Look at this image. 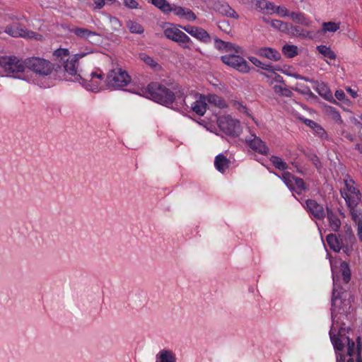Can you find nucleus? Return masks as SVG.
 I'll use <instances>...</instances> for the list:
<instances>
[{
  "label": "nucleus",
  "instance_id": "56",
  "mask_svg": "<svg viewBox=\"0 0 362 362\" xmlns=\"http://www.w3.org/2000/svg\"><path fill=\"white\" fill-rule=\"evenodd\" d=\"M304 123H305L307 126L310 127L311 129H314V127H315L317 125V122H315V121L311 120V119H305Z\"/></svg>",
  "mask_w": 362,
  "mask_h": 362
},
{
  "label": "nucleus",
  "instance_id": "2",
  "mask_svg": "<svg viewBox=\"0 0 362 362\" xmlns=\"http://www.w3.org/2000/svg\"><path fill=\"white\" fill-rule=\"evenodd\" d=\"M331 341L336 351V362H362V341L360 337L355 342L348 337L333 335L329 332Z\"/></svg>",
  "mask_w": 362,
  "mask_h": 362
},
{
  "label": "nucleus",
  "instance_id": "21",
  "mask_svg": "<svg viewBox=\"0 0 362 362\" xmlns=\"http://www.w3.org/2000/svg\"><path fill=\"white\" fill-rule=\"evenodd\" d=\"M289 17L294 23L301 24L305 27H310L312 24V21L301 12L292 11L290 13Z\"/></svg>",
  "mask_w": 362,
  "mask_h": 362
},
{
  "label": "nucleus",
  "instance_id": "37",
  "mask_svg": "<svg viewBox=\"0 0 362 362\" xmlns=\"http://www.w3.org/2000/svg\"><path fill=\"white\" fill-rule=\"evenodd\" d=\"M282 52L288 57H293L298 54V47L295 45H286L282 48Z\"/></svg>",
  "mask_w": 362,
  "mask_h": 362
},
{
  "label": "nucleus",
  "instance_id": "61",
  "mask_svg": "<svg viewBox=\"0 0 362 362\" xmlns=\"http://www.w3.org/2000/svg\"><path fill=\"white\" fill-rule=\"evenodd\" d=\"M243 73H246L249 69H240Z\"/></svg>",
  "mask_w": 362,
  "mask_h": 362
},
{
  "label": "nucleus",
  "instance_id": "17",
  "mask_svg": "<svg viewBox=\"0 0 362 362\" xmlns=\"http://www.w3.org/2000/svg\"><path fill=\"white\" fill-rule=\"evenodd\" d=\"M172 11H173L175 15L181 18H185L189 21H194L197 18L194 13L187 8L174 5L172 6Z\"/></svg>",
  "mask_w": 362,
  "mask_h": 362
},
{
  "label": "nucleus",
  "instance_id": "35",
  "mask_svg": "<svg viewBox=\"0 0 362 362\" xmlns=\"http://www.w3.org/2000/svg\"><path fill=\"white\" fill-rule=\"evenodd\" d=\"M317 50L325 57L330 59H335L336 54L329 47L326 45H319L317 47Z\"/></svg>",
  "mask_w": 362,
  "mask_h": 362
},
{
  "label": "nucleus",
  "instance_id": "27",
  "mask_svg": "<svg viewBox=\"0 0 362 362\" xmlns=\"http://www.w3.org/2000/svg\"><path fill=\"white\" fill-rule=\"evenodd\" d=\"M86 54L87 53L85 52L74 54L73 56L70 57L69 59L64 62V68H75L76 63L78 62V60L84 57Z\"/></svg>",
  "mask_w": 362,
  "mask_h": 362
},
{
  "label": "nucleus",
  "instance_id": "8",
  "mask_svg": "<svg viewBox=\"0 0 362 362\" xmlns=\"http://www.w3.org/2000/svg\"><path fill=\"white\" fill-rule=\"evenodd\" d=\"M218 125L222 132L232 136H238L242 132L240 122L229 115L220 117Z\"/></svg>",
  "mask_w": 362,
  "mask_h": 362
},
{
  "label": "nucleus",
  "instance_id": "9",
  "mask_svg": "<svg viewBox=\"0 0 362 362\" xmlns=\"http://www.w3.org/2000/svg\"><path fill=\"white\" fill-rule=\"evenodd\" d=\"M193 98L194 101H191L190 97L187 96L184 99V102L187 106L190 105L191 109L197 115L203 116L207 109V100L204 95L196 93Z\"/></svg>",
  "mask_w": 362,
  "mask_h": 362
},
{
  "label": "nucleus",
  "instance_id": "63",
  "mask_svg": "<svg viewBox=\"0 0 362 362\" xmlns=\"http://www.w3.org/2000/svg\"><path fill=\"white\" fill-rule=\"evenodd\" d=\"M263 21L265 22V23H268L269 21H267V19H266L265 18H263Z\"/></svg>",
  "mask_w": 362,
  "mask_h": 362
},
{
  "label": "nucleus",
  "instance_id": "16",
  "mask_svg": "<svg viewBox=\"0 0 362 362\" xmlns=\"http://www.w3.org/2000/svg\"><path fill=\"white\" fill-rule=\"evenodd\" d=\"M288 30L287 34L303 39L313 40L315 37V34L313 31L305 30L298 25H293L291 23Z\"/></svg>",
  "mask_w": 362,
  "mask_h": 362
},
{
  "label": "nucleus",
  "instance_id": "51",
  "mask_svg": "<svg viewBox=\"0 0 362 362\" xmlns=\"http://www.w3.org/2000/svg\"><path fill=\"white\" fill-rule=\"evenodd\" d=\"M331 111L332 112V117L336 122H337L339 124H342L343 120L341 119V117L338 111H337L334 108L331 107Z\"/></svg>",
  "mask_w": 362,
  "mask_h": 362
},
{
  "label": "nucleus",
  "instance_id": "58",
  "mask_svg": "<svg viewBox=\"0 0 362 362\" xmlns=\"http://www.w3.org/2000/svg\"><path fill=\"white\" fill-rule=\"evenodd\" d=\"M355 149L357 150L359 153H362V144H356Z\"/></svg>",
  "mask_w": 362,
  "mask_h": 362
},
{
  "label": "nucleus",
  "instance_id": "48",
  "mask_svg": "<svg viewBox=\"0 0 362 362\" xmlns=\"http://www.w3.org/2000/svg\"><path fill=\"white\" fill-rule=\"evenodd\" d=\"M25 38L35 39L36 40L41 41L43 40V36L40 33L33 32L32 30H29L28 33V36L25 37Z\"/></svg>",
  "mask_w": 362,
  "mask_h": 362
},
{
  "label": "nucleus",
  "instance_id": "38",
  "mask_svg": "<svg viewBox=\"0 0 362 362\" xmlns=\"http://www.w3.org/2000/svg\"><path fill=\"white\" fill-rule=\"evenodd\" d=\"M224 50L229 53L235 52L236 54H243L244 52L241 47L230 42H226Z\"/></svg>",
  "mask_w": 362,
  "mask_h": 362
},
{
  "label": "nucleus",
  "instance_id": "7",
  "mask_svg": "<svg viewBox=\"0 0 362 362\" xmlns=\"http://www.w3.org/2000/svg\"><path fill=\"white\" fill-rule=\"evenodd\" d=\"M345 187L341 190V195L344 199L347 206L352 211H358L355 208L361 199L360 190L356 187L355 182L352 179L344 180Z\"/></svg>",
  "mask_w": 362,
  "mask_h": 362
},
{
  "label": "nucleus",
  "instance_id": "3",
  "mask_svg": "<svg viewBox=\"0 0 362 362\" xmlns=\"http://www.w3.org/2000/svg\"><path fill=\"white\" fill-rule=\"evenodd\" d=\"M333 291L332 296V315L335 312L344 311L341 308L342 304L347 306L349 302L346 300V288L340 286L341 282L348 284L351 280V272L349 264L346 262H341L338 271L332 269Z\"/></svg>",
  "mask_w": 362,
  "mask_h": 362
},
{
  "label": "nucleus",
  "instance_id": "10",
  "mask_svg": "<svg viewBox=\"0 0 362 362\" xmlns=\"http://www.w3.org/2000/svg\"><path fill=\"white\" fill-rule=\"evenodd\" d=\"M304 207L312 220L322 221L326 216L327 211H325L323 205L317 203L315 199H307Z\"/></svg>",
  "mask_w": 362,
  "mask_h": 362
},
{
  "label": "nucleus",
  "instance_id": "54",
  "mask_svg": "<svg viewBox=\"0 0 362 362\" xmlns=\"http://www.w3.org/2000/svg\"><path fill=\"white\" fill-rule=\"evenodd\" d=\"M334 95H335L336 98L340 101H342L343 100H344L345 97H346L344 92L341 90H337L335 91Z\"/></svg>",
  "mask_w": 362,
  "mask_h": 362
},
{
  "label": "nucleus",
  "instance_id": "43",
  "mask_svg": "<svg viewBox=\"0 0 362 362\" xmlns=\"http://www.w3.org/2000/svg\"><path fill=\"white\" fill-rule=\"evenodd\" d=\"M314 131V133L316 136H319L322 139H328V135L325 130V129L320 125L319 124H317V125L314 127L313 129Z\"/></svg>",
  "mask_w": 362,
  "mask_h": 362
},
{
  "label": "nucleus",
  "instance_id": "24",
  "mask_svg": "<svg viewBox=\"0 0 362 362\" xmlns=\"http://www.w3.org/2000/svg\"><path fill=\"white\" fill-rule=\"evenodd\" d=\"M230 160L223 154H218L216 156L214 165L220 173H223L228 168Z\"/></svg>",
  "mask_w": 362,
  "mask_h": 362
},
{
  "label": "nucleus",
  "instance_id": "39",
  "mask_svg": "<svg viewBox=\"0 0 362 362\" xmlns=\"http://www.w3.org/2000/svg\"><path fill=\"white\" fill-rule=\"evenodd\" d=\"M269 71V77L273 78L274 80L276 82L283 83V77L276 74L274 71L275 69H266ZM278 71H281L284 74H286L287 75H291V69H277Z\"/></svg>",
  "mask_w": 362,
  "mask_h": 362
},
{
  "label": "nucleus",
  "instance_id": "42",
  "mask_svg": "<svg viewBox=\"0 0 362 362\" xmlns=\"http://www.w3.org/2000/svg\"><path fill=\"white\" fill-rule=\"evenodd\" d=\"M273 88H274V91L276 94H279V95H282V96H285V97H291L292 95V92L289 89H288L286 88H284L279 85H275Z\"/></svg>",
  "mask_w": 362,
  "mask_h": 362
},
{
  "label": "nucleus",
  "instance_id": "19",
  "mask_svg": "<svg viewBox=\"0 0 362 362\" xmlns=\"http://www.w3.org/2000/svg\"><path fill=\"white\" fill-rule=\"evenodd\" d=\"M255 8L259 11L267 14L274 13V4L267 0H254Z\"/></svg>",
  "mask_w": 362,
  "mask_h": 362
},
{
  "label": "nucleus",
  "instance_id": "52",
  "mask_svg": "<svg viewBox=\"0 0 362 362\" xmlns=\"http://www.w3.org/2000/svg\"><path fill=\"white\" fill-rule=\"evenodd\" d=\"M225 44H226V42L222 40H220L218 38H216L214 40V45H215L216 48L219 50H221V49L224 50Z\"/></svg>",
  "mask_w": 362,
  "mask_h": 362
},
{
  "label": "nucleus",
  "instance_id": "6",
  "mask_svg": "<svg viewBox=\"0 0 362 362\" xmlns=\"http://www.w3.org/2000/svg\"><path fill=\"white\" fill-rule=\"evenodd\" d=\"M102 75L103 81L99 90L103 87V83L109 88L117 89L127 86L131 81V77L125 69H110L105 79L103 73Z\"/></svg>",
  "mask_w": 362,
  "mask_h": 362
},
{
  "label": "nucleus",
  "instance_id": "25",
  "mask_svg": "<svg viewBox=\"0 0 362 362\" xmlns=\"http://www.w3.org/2000/svg\"><path fill=\"white\" fill-rule=\"evenodd\" d=\"M340 23L324 22L322 24V28L317 31L319 34H325L327 32L335 33L340 28Z\"/></svg>",
  "mask_w": 362,
  "mask_h": 362
},
{
  "label": "nucleus",
  "instance_id": "57",
  "mask_svg": "<svg viewBox=\"0 0 362 362\" xmlns=\"http://www.w3.org/2000/svg\"><path fill=\"white\" fill-rule=\"evenodd\" d=\"M93 1L94 4H95L96 8L98 9L102 8L105 5L104 0H93Z\"/></svg>",
  "mask_w": 362,
  "mask_h": 362
},
{
  "label": "nucleus",
  "instance_id": "5",
  "mask_svg": "<svg viewBox=\"0 0 362 362\" xmlns=\"http://www.w3.org/2000/svg\"><path fill=\"white\" fill-rule=\"evenodd\" d=\"M51 62L40 57H29L20 63V60L16 56L0 57V66L1 68H50Z\"/></svg>",
  "mask_w": 362,
  "mask_h": 362
},
{
  "label": "nucleus",
  "instance_id": "12",
  "mask_svg": "<svg viewBox=\"0 0 362 362\" xmlns=\"http://www.w3.org/2000/svg\"><path fill=\"white\" fill-rule=\"evenodd\" d=\"M241 54L228 53L221 57L222 62L231 68H249L246 60L240 56Z\"/></svg>",
  "mask_w": 362,
  "mask_h": 362
},
{
  "label": "nucleus",
  "instance_id": "26",
  "mask_svg": "<svg viewBox=\"0 0 362 362\" xmlns=\"http://www.w3.org/2000/svg\"><path fill=\"white\" fill-rule=\"evenodd\" d=\"M351 215L353 221L357 226V235L358 239L362 242V213L359 211H352Z\"/></svg>",
  "mask_w": 362,
  "mask_h": 362
},
{
  "label": "nucleus",
  "instance_id": "40",
  "mask_svg": "<svg viewBox=\"0 0 362 362\" xmlns=\"http://www.w3.org/2000/svg\"><path fill=\"white\" fill-rule=\"evenodd\" d=\"M127 27L132 33L141 34L144 31L142 25L135 21L128 22Z\"/></svg>",
  "mask_w": 362,
  "mask_h": 362
},
{
  "label": "nucleus",
  "instance_id": "62",
  "mask_svg": "<svg viewBox=\"0 0 362 362\" xmlns=\"http://www.w3.org/2000/svg\"><path fill=\"white\" fill-rule=\"evenodd\" d=\"M347 232H351V228L350 226L347 227Z\"/></svg>",
  "mask_w": 362,
  "mask_h": 362
},
{
  "label": "nucleus",
  "instance_id": "28",
  "mask_svg": "<svg viewBox=\"0 0 362 362\" xmlns=\"http://www.w3.org/2000/svg\"><path fill=\"white\" fill-rule=\"evenodd\" d=\"M151 4L164 13L172 11V6L166 0H151Z\"/></svg>",
  "mask_w": 362,
  "mask_h": 362
},
{
  "label": "nucleus",
  "instance_id": "32",
  "mask_svg": "<svg viewBox=\"0 0 362 362\" xmlns=\"http://www.w3.org/2000/svg\"><path fill=\"white\" fill-rule=\"evenodd\" d=\"M73 32L76 36L84 39H88L90 36H94L97 35L96 33L90 31L88 29L83 28H76L74 30Z\"/></svg>",
  "mask_w": 362,
  "mask_h": 362
},
{
  "label": "nucleus",
  "instance_id": "53",
  "mask_svg": "<svg viewBox=\"0 0 362 362\" xmlns=\"http://www.w3.org/2000/svg\"><path fill=\"white\" fill-rule=\"evenodd\" d=\"M310 160L313 162L316 168H320L321 163L319 158L316 155H313L310 158Z\"/></svg>",
  "mask_w": 362,
  "mask_h": 362
},
{
  "label": "nucleus",
  "instance_id": "11",
  "mask_svg": "<svg viewBox=\"0 0 362 362\" xmlns=\"http://www.w3.org/2000/svg\"><path fill=\"white\" fill-rule=\"evenodd\" d=\"M164 35L168 39L182 45L184 48H190L189 45H186L191 41L190 38L184 32L180 30L179 28H165L164 30Z\"/></svg>",
  "mask_w": 362,
  "mask_h": 362
},
{
  "label": "nucleus",
  "instance_id": "55",
  "mask_svg": "<svg viewBox=\"0 0 362 362\" xmlns=\"http://www.w3.org/2000/svg\"><path fill=\"white\" fill-rule=\"evenodd\" d=\"M341 135L345 138L347 140L350 141H354V139H355V136L353 135L352 134H351L350 132H343Z\"/></svg>",
  "mask_w": 362,
  "mask_h": 362
},
{
  "label": "nucleus",
  "instance_id": "50",
  "mask_svg": "<svg viewBox=\"0 0 362 362\" xmlns=\"http://www.w3.org/2000/svg\"><path fill=\"white\" fill-rule=\"evenodd\" d=\"M345 90L347 92L350 96H351L353 98H356L358 97V88L346 86L345 87Z\"/></svg>",
  "mask_w": 362,
  "mask_h": 362
},
{
  "label": "nucleus",
  "instance_id": "34",
  "mask_svg": "<svg viewBox=\"0 0 362 362\" xmlns=\"http://www.w3.org/2000/svg\"><path fill=\"white\" fill-rule=\"evenodd\" d=\"M272 165L278 170H285L288 168V165L280 157L272 156L270 158Z\"/></svg>",
  "mask_w": 362,
  "mask_h": 362
},
{
  "label": "nucleus",
  "instance_id": "44",
  "mask_svg": "<svg viewBox=\"0 0 362 362\" xmlns=\"http://www.w3.org/2000/svg\"><path fill=\"white\" fill-rule=\"evenodd\" d=\"M278 14L281 17L289 16L290 12L284 6L274 5V13Z\"/></svg>",
  "mask_w": 362,
  "mask_h": 362
},
{
  "label": "nucleus",
  "instance_id": "23",
  "mask_svg": "<svg viewBox=\"0 0 362 362\" xmlns=\"http://www.w3.org/2000/svg\"><path fill=\"white\" fill-rule=\"evenodd\" d=\"M328 246L334 252H339L342 247V241L335 234H329L326 237Z\"/></svg>",
  "mask_w": 362,
  "mask_h": 362
},
{
  "label": "nucleus",
  "instance_id": "22",
  "mask_svg": "<svg viewBox=\"0 0 362 362\" xmlns=\"http://www.w3.org/2000/svg\"><path fill=\"white\" fill-rule=\"evenodd\" d=\"M326 215L329 221V227L333 231H338L341 227V221L337 214L334 213L329 208H327Z\"/></svg>",
  "mask_w": 362,
  "mask_h": 362
},
{
  "label": "nucleus",
  "instance_id": "31",
  "mask_svg": "<svg viewBox=\"0 0 362 362\" xmlns=\"http://www.w3.org/2000/svg\"><path fill=\"white\" fill-rule=\"evenodd\" d=\"M294 189H291V191H294L298 194H301L303 192L307 189L306 185L304 180L300 177H296L293 182Z\"/></svg>",
  "mask_w": 362,
  "mask_h": 362
},
{
  "label": "nucleus",
  "instance_id": "41",
  "mask_svg": "<svg viewBox=\"0 0 362 362\" xmlns=\"http://www.w3.org/2000/svg\"><path fill=\"white\" fill-rule=\"evenodd\" d=\"M139 59L142 60L146 65L152 68L156 67L158 65L157 62L146 53H140Z\"/></svg>",
  "mask_w": 362,
  "mask_h": 362
},
{
  "label": "nucleus",
  "instance_id": "49",
  "mask_svg": "<svg viewBox=\"0 0 362 362\" xmlns=\"http://www.w3.org/2000/svg\"><path fill=\"white\" fill-rule=\"evenodd\" d=\"M233 107L235 109H237L238 110H239L241 112H245V113L247 114V107L245 105H243L241 103H240L238 101L233 102Z\"/></svg>",
  "mask_w": 362,
  "mask_h": 362
},
{
  "label": "nucleus",
  "instance_id": "13",
  "mask_svg": "<svg viewBox=\"0 0 362 362\" xmlns=\"http://www.w3.org/2000/svg\"><path fill=\"white\" fill-rule=\"evenodd\" d=\"M177 26L202 42L207 43L211 41V37L209 34L202 28L190 25L185 26H181L178 25Z\"/></svg>",
  "mask_w": 362,
  "mask_h": 362
},
{
  "label": "nucleus",
  "instance_id": "29",
  "mask_svg": "<svg viewBox=\"0 0 362 362\" xmlns=\"http://www.w3.org/2000/svg\"><path fill=\"white\" fill-rule=\"evenodd\" d=\"M207 102L210 104H213L219 108H224L226 107L225 100L215 94H209L206 97Z\"/></svg>",
  "mask_w": 362,
  "mask_h": 362
},
{
  "label": "nucleus",
  "instance_id": "30",
  "mask_svg": "<svg viewBox=\"0 0 362 362\" xmlns=\"http://www.w3.org/2000/svg\"><path fill=\"white\" fill-rule=\"evenodd\" d=\"M219 11L223 15L234 19H238L239 18V15L237 13V12L228 4H222L219 8Z\"/></svg>",
  "mask_w": 362,
  "mask_h": 362
},
{
  "label": "nucleus",
  "instance_id": "14",
  "mask_svg": "<svg viewBox=\"0 0 362 362\" xmlns=\"http://www.w3.org/2000/svg\"><path fill=\"white\" fill-rule=\"evenodd\" d=\"M245 142L248 146L254 151L259 154L267 156L269 153V148L265 143L258 136L251 135L245 139Z\"/></svg>",
  "mask_w": 362,
  "mask_h": 362
},
{
  "label": "nucleus",
  "instance_id": "20",
  "mask_svg": "<svg viewBox=\"0 0 362 362\" xmlns=\"http://www.w3.org/2000/svg\"><path fill=\"white\" fill-rule=\"evenodd\" d=\"M156 362H176V356L172 351L162 349L156 354Z\"/></svg>",
  "mask_w": 362,
  "mask_h": 362
},
{
  "label": "nucleus",
  "instance_id": "4",
  "mask_svg": "<svg viewBox=\"0 0 362 362\" xmlns=\"http://www.w3.org/2000/svg\"><path fill=\"white\" fill-rule=\"evenodd\" d=\"M172 89L158 82H152L148 85L146 93L151 100L167 106L172 105L176 97L180 98L184 95L183 89L179 85L173 86Z\"/></svg>",
  "mask_w": 362,
  "mask_h": 362
},
{
  "label": "nucleus",
  "instance_id": "18",
  "mask_svg": "<svg viewBox=\"0 0 362 362\" xmlns=\"http://www.w3.org/2000/svg\"><path fill=\"white\" fill-rule=\"evenodd\" d=\"M256 54L262 57L270 60L278 61L281 59V54L275 49L271 47H262L259 49Z\"/></svg>",
  "mask_w": 362,
  "mask_h": 362
},
{
  "label": "nucleus",
  "instance_id": "15",
  "mask_svg": "<svg viewBox=\"0 0 362 362\" xmlns=\"http://www.w3.org/2000/svg\"><path fill=\"white\" fill-rule=\"evenodd\" d=\"M29 30L18 23H14L5 28L4 32L13 37H24L28 36Z\"/></svg>",
  "mask_w": 362,
  "mask_h": 362
},
{
  "label": "nucleus",
  "instance_id": "46",
  "mask_svg": "<svg viewBox=\"0 0 362 362\" xmlns=\"http://www.w3.org/2000/svg\"><path fill=\"white\" fill-rule=\"evenodd\" d=\"M250 61L257 68H263L262 66L263 65V63L259 61L258 59L254 57H249ZM265 68H274V66H271L270 64L265 65Z\"/></svg>",
  "mask_w": 362,
  "mask_h": 362
},
{
  "label": "nucleus",
  "instance_id": "33",
  "mask_svg": "<svg viewBox=\"0 0 362 362\" xmlns=\"http://www.w3.org/2000/svg\"><path fill=\"white\" fill-rule=\"evenodd\" d=\"M281 178L290 190L294 189L293 182L296 176L289 172H284L281 174Z\"/></svg>",
  "mask_w": 362,
  "mask_h": 362
},
{
  "label": "nucleus",
  "instance_id": "59",
  "mask_svg": "<svg viewBox=\"0 0 362 362\" xmlns=\"http://www.w3.org/2000/svg\"><path fill=\"white\" fill-rule=\"evenodd\" d=\"M341 103H344V104L349 105V104H351V103L350 100H349V99H348V98H346V97H345V99H344V100H343L342 101H341Z\"/></svg>",
  "mask_w": 362,
  "mask_h": 362
},
{
  "label": "nucleus",
  "instance_id": "47",
  "mask_svg": "<svg viewBox=\"0 0 362 362\" xmlns=\"http://www.w3.org/2000/svg\"><path fill=\"white\" fill-rule=\"evenodd\" d=\"M124 5L131 9L137 8L139 3L135 0H123Z\"/></svg>",
  "mask_w": 362,
  "mask_h": 362
},
{
  "label": "nucleus",
  "instance_id": "60",
  "mask_svg": "<svg viewBox=\"0 0 362 362\" xmlns=\"http://www.w3.org/2000/svg\"><path fill=\"white\" fill-rule=\"evenodd\" d=\"M115 0H104L105 4L106 2L113 3V2H115Z\"/></svg>",
  "mask_w": 362,
  "mask_h": 362
},
{
  "label": "nucleus",
  "instance_id": "1",
  "mask_svg": "<svg viewBox=\"0 0 362 362\" xmlns=\"http://www.w3.org/2000/svg\"><path fill=\"white\" fill-rule=\"evenodd\" d=\"M0 69V76L21 79L32 82L41 88H49L53 85L50 76H58L59 79L78 82L87 90L97 92L103 81L101 69L90 71L86 75V69Z\"/></svg>",
  "mask_w": 362,
  "mask_h": 362
},
{
  "label": "nucleus",
  "instance_id": "45",
  "mask_svg": "<svg viewBox=\"0 0 362 362\" xmlns=\"http://www.w3.org/2000/svg\"><path fill=\"white\" fill-rule=\"evenodd\" d=\"M53 55L57 58L60 57L62 60L63 57L69 55V50L66 48H59L54 52Z\"/></svg>",
  "mask_w": 362,
  "mask_h": 362
},
{
  "label": "nucleus",
  "instance_id": "36",
  "mask_svg": "<svg viewBox=\"0 0 362 362\" xmlns=\"http://www.w3.org/2000/svg\"><path fill=\"white\" fill-rule=\"evenodd\" d=\"M271 25L283 33H286L288 31V27L290 26V23H286L279 20H272L271 22Z\"/></svg>",
  "mask_w": 362,
  "mask_h": 362
}]
</instances>
